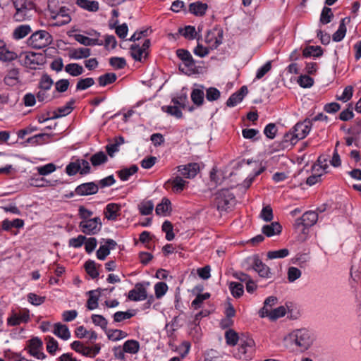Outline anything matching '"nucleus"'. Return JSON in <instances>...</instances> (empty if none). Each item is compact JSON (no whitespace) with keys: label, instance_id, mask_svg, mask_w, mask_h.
<instances>
[{"label":"nucleus","instance_id":"1","mask_svg":"<svg viewBox=\"0 0 361 361\" xmlns=\"http://www.w3.org/2000/svg\"><path fill=\"white\" fill-rule=\"evenodd\" d=\"M312 121L305 118L303 121L298 122L293 128L285 134L283 142L286 147L290 145L294 146L299 140L304 139L312 128Z\"/></svg>","mask_w":361,"mask_h":361},{"label":"nucleus","instance_id":"2","mask_svg":"<svg viewBox=\"0 0 361 361\" xmlns=\"http://www.w3.org/2000/svg\"><path fill=\"white\" fill-rule=\"evenodd\" d=\"M238 341L240 345L235 357L245 360H251L255 351V341L248 334H241Z\"/></svg>","mask_w":361,"mask_h":361},{"label":"nucleus","instance_id":"3","mask_svg":"<svg viewBox=\"0 0 361 361\" xmlns=\"http://www.w3.org/2000/svg\"><path fill=\"white\" fill-rule=\"evenodd\" d=\"M235 203V196L228 189H222L215 194L214 204L219 212H227Z\"/></svg>","mask_w":361,"mask_h":361},{"label":"nucleus","instance_id":"4","mask_svg":"<svg viewBox=\"0 0 361 361\" xmlns=\"http://www.w3.org/2000/svg\"><path fill=\"white\" fill-rule=\"evenodd\" d=\"M51 42V35L47 31L42 30L32 33L27 40V45L35 49L45 48Z\"/></svg>","mask_w":361,"mask_h":361},{"label":"nucleus","instance_id":"5","mask_svg":"<svg viewBox=\"0 0 361 361\" xmlns=\"http://www.w3.org/2000/svg\"><path fill=\"white\" fill-rule=\"evenodd\" d=\"M16 12L13 16L16 21H23L31 16L30 12L34 8L32 0H13Z\"/></svg>","mask_w":361,"mask_h":361},{"label":"nucleus","instance_id":"6","mask_svg":"<svg viewBox=\"0 0 361 361\" xmlns=\"http://www.w3.org/2000/svg\"><path fill=\"white\" fill-rule=\"evenodd\" d=\"M292 342L303 352L307 350L312 344V338L308 330L305 329H297L290 335Z\"/></svg>","mask_w":361,"mask_h":361},{"label":"nucleus","instance_id":"7","mask_svg":"<svg viewBox=\"0 0 361 361\" xmlns=\"http://www.w3.org/2000/svg\"><path fill=\"white\" fill-rule=\"evenodd\" d=\"M102 223L99 217H94L87 221H81L79 223L80 231L86 235H96L102 228Z\"/></svg>","mask_w":361,"mask_h":361},{"label":"nucleus","instance_id":"8","mask_svg":"<svg viewBox=\"0 0 361 361\" xmlns=\"http://www.w3.org/2000/svg\"><path fill=\"white\" fill-rule=\"evenodd\" d=\"M151 45V41L147 39L140 47L138 44L134 43L130 47V52L132 58L136 61H142V57L145 59L148 56V49Z\"/></svg>","mask_w":361,"mask_h":361},{"label":"nucleus","instance_id":"9","mask_svg":"<svg viewBox=\"0 0 361 361\" xmlns=\"http://www.w3.org/2000/svg\"><path fill=\"white\" fill-rule=\"evenodd\" d=\"M223 35L224 31L221 28L208 30L205 37V42L209 44L211 49H216L222 43Z\"/></svg>","mask_w":361,"mask_h":361},{"label":"nucleus","instance_id":"10","mask_svg":"<svg viewBox=\"0 0 361 361\" xmlns=\"http://www.w3.org/2000/svg\"><path fill=\"white\" fill-rule=\"evenodd\" d=\"M42 341L37 337L32 338L29 341V353L37 359L43 360L46 357L45 354L42 352Z\"/></svg>","mask_w":361,"mask_h":361},{"label":"nucleus","instance_id":"11","mask_svg":"<svg viewBox=\"0 0 361 361\" xmlns=\"http://www.w3.org/2000/svg\"><path fill=\"white\" fill-rule=\"evenodd\" d=\"M318 220V214L315 212L308 211L305 212L302 216L296 220V225L303 226L305 228H310L314 225Z\"/></svg>","mask_w":361,"mask_h":361},{"label":"nucleus","instance_id":"12","mask_svg":"<svg viewBox=\"0 0 361 361\" xmlns=\"http://www.w3.org/2000/svg\"><path fill=\"white\" fill-rule=\"evenodd\" d=\"M188 183V181L183 180L180 176H177L175 178L169 179L164 183V188L171 187L173 192L180 193L184 190Z\"/></svg>","mask_w":361,"mask_h":361},{"label":"nucleus","instance_id":"13","mask_svg":"<svg viewBox=\"0 0 361 361\" xmlns=\"http://www.w3.org/2000/svg\"><path fill=\"white\" fill-rule=\"evenodd\" d=\"M98 187L94 182H87L78 185L75 189V193L80 196H87L97 194Z\"/></svg>","mask_w":361,"mask_h":361},{"label":"nucleus","instance_id":"14","mask_svg":"<svg viewBox=\"0 0 361 361\" xmlns=\"http://www.w3.org/2000/svg\"><path fill=\"white\" fill-rule=\"evenodd\" d=\"M70 6L71 5L69 4H66L65 6H63V7H61V8H59L58 11H55L54 13L51 14L53 18L58 19L59 18H61V20L57 22V25H66L71 22V18L70 16Z\"/></svg>","mask_w":361,"mask_h":361},{"label":"nucleus","instance_id":"15","mask_svg":"<svg viewBox=\"0 0 361 361\" xmlns=\"http://www.w3.org/2000/svg\"><path fill=\"white\" fill-rule=\"evenodd\" d=\"M147 298V290L140 283H136L135 288L130 290L128 295V298L132 301L145 300Z\"/></svg>","mask_w":361,"mask_h":361},{"label":"nucleus","instance_id":"16","mask_svg":"<svg viewBox=\"0 0 361 361\" xmlns=\"http://www.w3.org/2000/svg\"><path fill=\"white\" fill-rule=\"evenodd\" d=\"M200 171V166L197 163H189L186 165L178 166V171L186 178H193Z\"/></svg>","mask_w":361,"mask_h":361},{"label":"nucleus","instance_id":"17","mask_svg":"<svg viewBox=\"0 0 361 361\" xmlns=\"http://www.w3.org/2000/svg\"><path fill=\"white\" fill-rule=\"evenodd\" d=\"M177 56L183 62L188 71H191L194 69L195 66V60L193 59L190 53L183 49H178L176 50Z\"/></svg>","mask_w":361,"mask_h":361},{"label":"nucleus","instance_id":"18","mask_svg":"<svg viewBox=\"0 0 361 361\" xmlns=\"http://www.w3.org/2000/svg\"><path fill=\"white\" fill-rule=\"evenodd\" d=\"M252 269L256 271L261 277L269 278L270 269L257 255L252 258Z\"/></svg>","mask_w":361,"mask_h":361},{"label":"nucleus","instance_id":"19","mask_svg":"<svg viewBox=\"0 0 361 361\" xmlns=\"http://www.w3.org/2000/svg\"><path fill=\"white\" fill-rule=\"evenodd\" d=\"M248 93V90L246 86H242L239 90L232 94L226 101V106L228 107H233L238 104L241 102L244 97Z\"/></svg>","mask_w":361,"mask_h":361},{"label":"nucleus","instance_id":"20","mask_svg":"<svg viewBox=\"0 0 361 361\" xmlns=\"http://www.w3.org/2000/svg\"><path fill=\"white\" fill-rule=\"evenodd\" d=\"M195 85H197V84H195ZM197 86L200 88H194V89H192V90L191 92V94H190V97H191V100L193 102V104L197 107H200V106H202L204 102V87L202 85H197Z\"/></svg>","mask_w":361,"mask_h":361},{"label":"nucleus","instance_id":"21","mask_svg":"<svg viewBox=\"0 0 361 361\" xmlns=\"http://www.w3.org/2000/svg\"><path fill=\"white\" fill-rule=\"evenodd\" d=\"M208 8L207 4L197 1L189 4L188 11L195 16H204Z\"/></svg>","mask_w":361,"mask_h":361},{"label":"nucleus","instance_id":"22","mask_svg":"<svg viewBox=\"0 0 361 361\" xmlns=\"http://www.w3.org/2000/svg\"><path fill=\"white\" fill-rule=\"evenodd\" d=\"M20 71L18 68H13L8 71L7 74L4 78V83L8 86H14L20 83L19 78Z\"/></svg>","mask_w":361,"mask_h":361},{"label":"nucleus","instance_id":"23","mask_svg":"<svg viewBox=\"0 0 361 361\" xmlns=\"http://www.w3.org/2000/svg\"><path fill=\"white\" fill-rule=\"evenodd\" d=\"M91 55V50L89 48L80 47L78 49H71L69 50L68 56L71 59H86Z\"/></svg>","mask_w":361,"mask_h":361},{"label":"nucleus","instance_id":"24","mask_svg":"<svg viewBox=\"0 0 361 361\" xmlns=\"http://www.w3.org/2000/svg\"><path fill=\"white\" fill-rule=\"evenodd\" d=\"M281 231L282 226L278 222H272L270 224L264 225L262 228V233L267 237L280 234Z\"/></svg>","mask_w":361,"mask_h":361},{"label":"nucleus","instance_id":"25","mask_svg":"<svg viewBox=\"0 0 361 361\" xmlns=\"http://www.w3.org/2000/svg\"><path fill=\"white\" fill-rule=\"evenodd\" d=\"M75 100L71 99L63 106L59 107L56 111H54V115L51 116L52 119H56L61 116L68 115L73 109V105L75 104Z\"/></svg>","mask_w":361,"mask_h":361},{"label":"nucleus","instance_id":"26","mask_svg":"<svg viewBox=\"0 0 361 361\" xmlns=\"http://www.w3.org/2000/svg\"><path fill=\"white\" fill-rule=\"evenodd\" d=\"M74 39L78 42L80 44H83L85 46H95L103 45V41L99 39L98 38H90L88 37L84 36L81 34H75L74 35Z\"/></svg>","mask_w":361,"mask_h":361},{"label":"nucleus","instance_id":"27","mask_svg":"<svg viewBox=\"0 0 361 361\" xmlns=\"http://www.w3.org/2000/svg\"><path fill=\"white\" fill-rule=\"evenodd\" d=\"M121 207L116 203L108 204L104 209L105 217L108 220H116L119 215Z\"/></svg>","mask_w":361,"mask_h":361},{"label":"nucleus","instance_id":"28","mask_svg":"<svg viewBox=\"0 0 361 361\" xmlns=\"http://www.w3.org/2000/svg\"><path fill=\"white\" fill-rule=\"evenodd\" d=\"M171 211V201L166 198L164 197L161 202L158 204L155 209V212L157 215L159 216H166L167 213Z\"/></svg>","mask_w":361,"mask_h":361},{"label":"nucleus","instance_id":"29","mask_svg":"<svg viewBox=\"0 0 361 361\" xmlns=\"http://www.w3.org/2000/svg\"><path fill=\"white\" fill-rule=\"evenodd\" d=\"M54 334L63 340H68L71 337V332L68 326L61 323L54 324Z\"/></svg>","mask_w":361,"mask_h":361},{"label":"nucleus","instance_id":"30","mask_svg":"<svg viewBox=\"0 0 361 361\" xmlns=\"http://www.w3.org/2000/svg\"><path fill=\"white\" fill-rule=\"evenodd\" d=\"M32 30L29 25H20L15 28L13 32V38L18 40L24 38L31 32Z\"/></svg>","mask_w":361,"mask_h":361},{"label":"nucleus","instance_id":"31","mask_svg":"<svg viewBox=\"0 0 361 361\" xmlns=\"http://www.w3.org/2000/svg\"><path fill=\"white\" fill-rule=\"evenodd\" d=\"M76 4L80 8L90 12H97L99 8V3L97 1L77 0Z\"/></svg>","mask_w":361,"mask_h":361},{"label":"nucleus","instance_id":"32","mask_svg":"<svg viewBox=\"0 0 361 361\" xmlns=\"http://www.w3.org/2000/svg\"><path fill=\"white\" fill-rule=\"evenodd\" d=\"M323 55V49L320 46H307L302 51V56L307 57H320Z\"/></svg>","mask_w":361,"mask_h":361},{"label":"nucleus","instance_id":"33","mask_svg":"<svg viewBox=\"0 0 361 361\" xmlns=\"http://www.w3.org/2000/svg\"><path fill=\"white\" fill-rule=\"evenodd\" d=\"M24 221L20 219H16L13 221L4 219L1 224V228L4 231H8L12 228H21L24 226Z\"/></svg>","mask_w":361,"mask_h":361},{"label":"nucleus","instance_id":"34","mask_svg":"<svg viewBox=\"0 0 361 361\" xmlns=\"http://www.w3.org/2000/svg\"><path fill=\"white\" fill-rule=\"evenodd\" d=\"M98 267H100V264H98ZM84 268L87 274L92 279H97L99 276V273L97 270V264L94 261L91 259L87 260L84 264Z\"/></svg>","mask_w":361,"mask_h":361},{"label":"nucleus","instance_id":"35","mask_svg":"<svg viewBox=\"0 0 361 361\" xmlns=\"http://www.w3.org/2000/svg\"><path fill=\"white\" fill-rule=\"evenodd\" d=\"M137 171H138V167L137 166V165L133 164V165H131L129 168H124V169H122L121 170L117 171V174L121 180L126 181V180H128V178L131 176H133V174L137 173Z\"/></svg>","mask_w":361,"mask_h":361},{"label":"nucleus","instance_id":"36","mask_svg":"<svg viewBox=\"0 0 361 361\" xmlns=\"http://www.w3.org/2000/svg\"><path fill=\"white\" fill-rule=\"evenodd\" d=\"M65 71L73 77L82 75L84 72L83 67L76 63H68L65 66Z\"/></svg>","mask_w":361,"mask_h":361},{"label":"nucleus","instance_id":"37","mask_svg":"<svg viewBox=\"0 0 361 361\" xmlns=\"http://www.w3.org/2000/svg\"><path fill=\"white\" fill-rule=\"evenodd\" d=\"M37 56L38 54L34 52L27 54L25 56L23 64L29 68L35 69L36 66L39 64L37 59ZM39 56H42V54H39Z\"/></svg>","mask_w":361,"mask_h":361},{"label":"nucleus","instance_id":"38","mask_svg":"<svg viewBox=\"0 0 361 361\" xmlns=\"http://www.w3.org/2000/svg\"><path fill=\"white\" fill-rule=\"evenodd\" d=\"M225 339L226 343L229 346H235L239 339L240 336L238 335V334L233 329H229L225 332Z\"/></svg>","mask_w":361,"mask_h":361},{"label":"nucleus","instance_id":"39","mask_svg":"<svg viewBox=\"0 0 361 361\" xmlns=\"http://www.w3.org/2000/svg\"><path fill=\"white\" fill-rule=\"evenodd\" d=\"M108 338L113 341H117L126 338L128 334L126 332L120 329H108L104 331Z\"/></svg>","mask_w":361,"mask_h":361},{"label":"nucleus","instance_id":"40","mask_svg":"<svg viewBox=\"0 0 361 361\" xmlns=\"http://www.w3.org/2000/svg\"><path fill=\"white\" fill-rule=\"evenodd\" d=\"M90 160L91 161L92 165L94 167H97L103 164H105L108 161V157L104 152L100 151L94 154L90 157Z\"/></svg>","mask_w":361,"mask_h":361},{"label":"nucleus","instance_id":"41","mask_svg":"<svg viewBox=\"0 0 361 361\" xmlns=\"http://www.w3.org/2000/svg\"><path fill=\"white\" fill-rule=\"evenodd\" d=\"M123 350L130 354H135L140 350V343L137 341L130 339L123 343Z\"/></svg>","mask_w":361,"mask_h":361},{"label":"nucleus","instance_id":"42","mask_svg":"<svg viewBox=\"0 0 361 361\" xmlns=\"http://www.w3.org/2000/svg\"><path fill=\"white\" fill-rule=\"evenodd\" d=\"M345 20V18H343L340 21L338 29L332 35L333 41L338 42L344 38L347 30Z\"/></svg>","mask_w":361,"mask_h":361},{"label":"nucleus","instance_id":"43","mask_svg":"<svg viewBox=\"0 0 361 361\" xmlns=\"http://www.w3.org/2000/svg\"><path fill=\"white\" fill-rule=\"evenodd\" d=\"M101 289L98 288L95 290H90L88 292L90 295L87 301V308L90 310L96 309L98 307V300L99 295H95L94 293L97 291L100 293Z\"/></svg>","mask_w":361,"mask_h":361},{"label":"nucleus","instance_id":"44","mask_svg":"<svg viewBox=\"0 0 361 361\" xmlns=\"http://www.w3.org/2000/svg\"><path fill=\"white\" fill-rule=\"evenodd\" d=\"M117 79V76L114 73H107L102 75L98 78L99 85L102 87L114 83Z\"/></svg>","mask_w":361,"mask_h":361},{"label":"nucleus","instance_id":"45","mask_svg":"<svg viewBox=\"0 0 361 361\" xmlns=\"http://www.w3.org/2000/svg\"><path fill=\"white\" fill-rule=\"evenodd\" d=\"M71 347L73 350L82 354L84 356H87V357L91 356L90 355V352H91L90 348L84 346L83 344L79 341H73L71 344Z\"/></svg>","mask_w":361,"mask_h":361},{"label":"nucleus","instance_id":"46","mask_svg":"<svg viewBox=\"0 0 361 361\" xmlns=\"http://www.w3.org/2000/svg\"><path fill=\"white\" fill-rule=\"evenodd\" d=\"M135 314V310H129L126 312L118 311L114 313V322H121L126 319H128L132 318Z\"/></svg>","mask_w":361,"mask_h":361},{"label":"nucleus","instance_id":"47","mask_svg":"<svg viewBox=\"0 0 361 361\" xmlns=\"http://www.w3.org/2000/svg\"><path fill=\"white\" fill-rule=\"evenodd\" d=\"M138 208L142 215H149L152 213L154 203L152 200H144L138 205Z\"/></svg>","mask_w":361,"mask_h":361},{"label":"nucleus","instance_id":"48","mask_svg":"<svg viewBox=\"0 0 361 361\" xmlns=\"http://www.w3.org/2000/svg\"><path fill=\"white\" fill-rule=\"evenodd\" d=\"M229 290L234 298H238L243 295V285L237 282H231L229 283Z\"/></svg>","mask_w":361,"mask_h":361},{"label":"nucleus","instance_id":"49","mask_svg":"<svg viewBox=\"0 0 361 361\" xmlns=\"http://www.w3.org/2000/svg\"><path fill=\"white\" fill-rule=\"evenodd\" d=\"M180 108V106L173 104V106H163L161 109L171 116H175L177 118H181L183 113Z\"/></svg>","mask_w":361,"mask_h":361},{"label":"nucleus","instance_id":"50","mask_svg":"<svg viewBox=\"0 0 361 361\" xmlns=\"http://www.w3.org/2000/svg\"><path fill=\"white\" fill-rule=\"evenodd\" d=\"M178 32L188 39H194L197 34L195 27L192 25H187L183 28H179Z\"/></svg>","mask_w":361,"mask_h":361},{"label":"nucleus","instance_id":"51","mask_svg":"<svg viewBox=\"0 0 361 361\" xmlns=\"http://www.w3.org/2000/svg\"><path fill=\"white\" fill-rule=\"evenodd\" d=\"M177 319H178V317H175L173 319V320L171 321V322L169 324H167L165 327V329L166 330L167 336L170 338L169 345H171V342L174 341V340L176 339V334H175V332L176 331V328H175V324L177 322Z\"/></svg>","mask_w":361,"mask_h":361},{"label":"nucleus","instance_id":"52","mask_svg":"<svg viewBox=\"0 0 361 361\" xmlns=\"http://www.w3.org/2000/svg\"><path fill=\"white\" fill-rule=\"evenodd\" d=\"M54 83L51 77L45 73L43 74L39 80L38 87L40 90H49Z\"/></svg>","mask_w":361,"mask_h":361},{"label":"nucleus","instance_id":"53","mask_svg":"<svg viewBox=\"0 0 361 361\" xmlns=\"http://www.w3.org/2000/svg\"><path fill=\"white\" fill-rule=\"evenodd\" d=\"M94 84V80L92 78H80L76 84V90H85L92 87Z\"/></svg>","mask_w":361,"mask_h":361},{"label":"nucleus","instance_id":"54","mask_svg":"<svg viewBox=\"0 0 361 361\" xmlns=\"http://www.w3.org/2000/svg\"><path fill=\"white\" fill-rule=\"evenodd\" d=\"M51 137V135L47 133H39L35 135L32 137H29L27 140V142L35 143V144H42L44 142H48L49 139Z\"/></svg>","mask_w":361,"mask_h":361},{"label":"nucleus","instance_id":"55","mask_svg":"<svg viewBox=\"0 0 361 361\" xmlns=\"http://www.w3.org/2000/svg\"><path fill=\"white\" fill-rule=\"evenodd\" d=\"M18 58V54L15 51H10L6 47L0 51V61L4 62L12 61Z\"/></svg>","mask_w":361,"mask_h":361},{"label":"nucleus","instance_id":"56","mask_svg":"<svg viewBox=\"0 0 361 361\" xmlns=\"http://www.w3.org/2000/svg\"><path fill=\"white\" fill-rule=\"evenodd\" d=\"M109 64L111 66H112L114 69L120 70L124 68L127 63L126 61L123 57H111L109 59Z\"/></svg>","mask_w":361,"mask_h":361},{"label":"nucleus","instance_id":"57","mask_svg":"<svg viewBox=\"0 0 361 361\" xmlns=\"http://www.w3.org/2000/svg\"><path fill=\"white\" fill-rule=\"evenodd\" d=\"M91 319L95 326H100L104 331L106 330L108 322L104 316L100 314H92L91 316Z\"/></svg>","mask_w":361,"mask_h":361},{"label":"nucleus","instance_id":"58","mask_svg":"<svg viewBox=\"0 0 361 361\" xmlns=\"http://www.w3.org/2000/svg\"><path fill=\"white\" fill-rule=\"evenodd\" d=\"M66 4H68V0H49L48 8L52 14Z\"/></svg>","mask_w":361,"mask_h":361},{"label":"nucleus","instance_id":"59","mask_svg":"<svg viewBox=\"0 0 361 361\" xmlns=\"http://www.w3.org/2000/svg\"><path fill=\"white\" fill-rule=\"evenodd\" d=\"M334 18V14L331 11V8L329 7H324L321 16H320V22L321 23L326 25L330 23Z\"/></svg>","mask_w":361,"mask_h":361},{"label":"nucleus","instance_id":"60","mask_svg":"<svg viewBox=\"0 0 361 361\" xmlns=\"http://www.w3.org/2000/svg\"><path fill=\"white\" fill-rule=\"evenodd\" d=\"M171 102L180 106L181 109H185L187 107V103L188 102V96L186 93H182L176 97L172 98Z\"/></svg>","mask_w":361,"mask_h":361},{"label":"nucleus","instance_id":"61","mask_svg":"<svg viewBox=\"0 0 361 361\" xmlns=\"http://www.w3.org/2000/svg\"><path fill=\"white\" fill-rule=\"evenodd\" d=\"M221 97L220 91L213 87H210L206 89V99L209 102H214L218 100Z\"/></svg>","mask_w":361,"mask_h":361},{"label":"nucleus","instance_id":"62","mask_svg":"<svg viewBox=\"0 0 361 361\" xmlns=\"http://www.w3.org/2000/svg\"><path fill=\"white\" fill-rule=\"evenodd\" d=\"M289 255V250L287 248L279 250L269 251L267 252V257L270 259L276 258H284Z\"/></svg>","mask_w":361,"mask_h":361},{"label":"nucleus","instance_id":"63","mask_svg":"<svg viewBox=\"0 0 361 361\" xmlns=\"http://www.w3.org/2000/svg\"><path fill=\"white\" fill-rule=\"evenodd\" d=\"M210 298V293H204L203 294H198L196 298L192 300L191 305L195 309L200 308L202 302Z\"/></svg>","mask_w":361,"mask_h":361},{"label":"nucleus","instance_id":"64","mask_svg":"<svg viewBox=\"0 0 361 361\" xmlns=\"http://www.w3.org/2000/svg\"><path fill=\"white\" fill-rule=\"evenodd\" d=\"M116 183V180L113 175H110L104 178H102L98 181L97 183V186L98 187V190L99 188L103 189L107 187H110Z\"/></svg>","mask_w":361,"mask_h":361}]
</instances>
